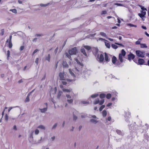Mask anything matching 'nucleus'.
I'll use <instances>...</instances> for the list:
<instances>
[{
	"instance_id": "nucleus-56",
	"label": "nucleus",
	"mask_w": 149,
	"mask_h": 149,
	"mask_svg": "<svg viewBox=\"0 0 149 149\" xmlns=\"http://www.w3.org/2000/svg\"><path fill=\"white\" fill-rule=\"evenodd\" d=\"M112 104V103H109L107 104V106L108 107H109Z\"/></svg>"
},
{
	"instance_id": "nucleus-9",
	"label": "nucleus",
	"mask_w": 149,
	"mask_h": 149,
	"mask_svg": "<svg viewBox=\"0 0 149 149\" xmlns=\"http://www.w3.org/2000/svg\"><path fill=\"white\" fill-rule=\"evenodd\" d=\"M63 91L64 92L66 93H72V89H66L65 88H63Z\"/></svg>"
},
{
	"instance_id": "nucleus-32",
	"label": "nucleus",
	"mask_w": 149,
	"mask_h": 149,
	"mask_svg": "<svg viewBox=\"0 0 149 149\" xmlns=\"http://www.w3.org/2000/svg\"><path fill=\"white\" fill-rule=\"evenodd\" d=\"M111 94H107L106 95V97L107 99H109L111 97Z\"/></svg>"
},
{
	"instance_id": "nucleus-39",
	"label": "nucleus",
	"mask_w": 149,
	"mask_h": 149,
	"mask_svg": "<svg viewBox=\"0 0 149 149\" xmlns=\"http://www.w3.org/2000/svg\"><path fill=\"white\" fill-rule=\"evenodd\" d=\"M43 36L42 34H37L35 35V36L38 37V36Z\"/></svg>"
},
{
	"instance_id": "nucleus-35",
	"label": "nucleus",
	"mask_w": 149,
	"mask_h": 149,
	"mask_svg": "<svg viewBox=\"0 0 149 149\" xmlns=\"http://www.w3.org/2000/svg\"><path fill=\"white\" fill-rule=\"evenodd\" d=\"M49 4V3H48L47 4H40V5L42 7H46Z\"/></svg>"
},
{
	"instance_id": "nucleus-7",
	"label": "nucleus",
	"mask_w": 149,
	"mask_h": 149,
	"mask_svg": "<svg viewBox=\"0 0 149 149\" xmlns=\"http://www.w3.org/2000/svg\"><path fill=\"white\" fill-rule=\"evenodd\" d=\"M77 51V48L76 47H74L71 49L69 51V53L70 55L75 54Z\"/></svg>"
},
{
	"instance_id": "nucleus-59",
	"label": "nucleus",
	"mask_w": 149,
	"mask_h": 149,
	"mask_svg": "<svg viewBox=\"0 0 149 149\" xmlns=\"http://www.w3.org/2000/svg\"><path fill=\"white\" fill-rule=\"evenodd\" d=\"M57 125V123H55L54 125L53 126V127H52V129H54V128H55L56 126Z\"/></svg>"
},
{
	"instance_id": "nucleus-27",
	"label": "nucleus",
	"mask_w": 149,
	"mask_h": 149,
	"mask_svg": "<svg viewBox=\"0 0 149 149\" xmlns=\"http://www.w3.org/2000/svg\"><path fill=\"white\" fill-rule=\"evenodd\" d=\"M10 11H11L13 13H17V10L15 9H10Z\"/></svg>"
},
{
	"instance_id": "nucleus-46",
	"label": "nucleus",
	"mask_w": 149,
	"mask_h": 149,
	"mask_svg": "<svg viewBox=\"0 0 149 149\" xmlns=\"http://www.w3.org/2000/svg\"><path fill=\"white\" fill-rule=\"evenodd\" d=\"M65 55L70 59L72 60L71 57L67 53H66Z\"/></svg>"
},
{
	"instance_id": "nucleus-8",
	"label": "nucleus",
	"mask_w": 149,
	"mask_h": 149,
	"mask_svg": "<svg viewBox=\"0 0 149 149\" xmlns=\"http://www.w3.org/2000/svg\"><path fill=\"white\" fill-rule=\"evenodd\" d=\"M134 55L132 53H130L128 55V59L130 61L131 60V59H134Z\"/></svg>"
},
{
	"instance_id": "nucleus-15",
	"label": "nucleus",
	"mask_w": 149,
	"mask_h": 149,
	"mask_svg": "<svg viewBox=\"0 0 149 149\" xmlns=\"http://www.w3.org/2000/svg\"><path fill=\"white\" fill-rule=\"evenodd\" d=\"M50 54H48L47 56L46 57L45 59L46 60H47L49 62L50 60Z\"/></svg>"
},
{
	"instance_id": "nucleus-37",
	"label": "nucleus",
	"mask_w": 149,
	"mask_h": 149,
	"mask_svg": "<svg viewBox=\"0 0 149 149\" xmlns=\"http://www.w3.org/2000/svg\"><path fill=\"white\" fill-rule=\"evenodd\" d=\"M84 47L86 49L88 50H89L91 49V47L88 46H84Z\"/></svg>"
},
{
	"instance_id": "nucleus-57",
	"label": "nucleus",
	"mask_w": 149,
	"mask_h": 149,
	"mask_svg": "<svg viewBox=\"0 0 149 149\" xmlns=\"http://www.w3.org/2000/svg\"><path fill=\"white\" fill-rule=\"evenodd\" d=\"M4 33V29H2L1 30V35H3Z\"/></svg>"
},
{
	"instance_id": "nucleus-60",
	"label": "nucleus",
	"mask_w": 149,
	"mask_h": 149,
	"mask_svg": "<svg viewBox=\"0 0 149 149\" xmlns=\"http://www.w3.org/2000/svg\"><path fill=\"white\" fill-rule=\"evenodd\" d=\"M111 120V118L110 116H109L107 118V120H108V121H110Z\"/></svg>"
},
{
	"instance_id": "nucleus-63",
	"label": "nucleus",
	"mask_w": 149,
	"mask_h": 149,
	"mask_svg": "<svg viewBox=\"0 0 149 149\" xmlns=\"http://www.w3.org/2000/svg\"><path fill=\"white\" fill-rule=\"evenodd\" d=\"M145 33L148 37H149V34L146 32H145Z\"/></svg>"
},
{
	"instance_id": "nucleus-50",
	"label": "nucleus",
	"mask_w": 149,
	"mask_h": 149,
	"mask_svg": "<svg viewBox=\"0 0 149 149\" xmlns=\"http://www.w3.org/2000/svg\"><path fill=\"white\" fill-rule=\"evenodd\" d=\"M10 55V52L9 50H8L7 51V54L8 58L9 57Z\"/></svg>"
},
{
	"instance_id": "nucleus-64",
	"label": "nucleus",
	"mask_w": 149,
	"mask_h": 149,
	"mask_svg": "<svg viewBox=\"0 0 149 149\" xmlns=\"http://www.w3.org/2000/svg\"><path fill=\"white\" fill-rule=\"evenodd\" d=\"M18 2L19 4H22V1L20 0H18Z\"/></svg>"
},
{
	"instance_id": "nucleus-34",
	"label": "nucleus",
	"mask_w": 149,
	"mask_h": 149,
	"mask_svg": "<svg viewBox=\"0 0 149 149\" xmlns=\"http://www.w3.org/2000/svg\"><path fill=\"white\" fill-rule=\"evenodd\" d=\"M111 47L114 49H116L118 48V46L117 45L113 44L111 45Z\"/></svg>"
},
{
	"instance_id": "nucleus-11",
	"label": "nucleus",
	"mask_w": 149,
	"mask_h": 149,
	"mask_svg": "<svg viewBox=\"0 0 149 149\" xmlns=\"http://www.w3.org/2000/svg\"><path fill=\"white\" fill-rule=\"evenodd\" d=\"M105 60L107 62H108L109 61L107 54L106 53H104Z\"/></svg>"
},
{
	"instance_id": "nucleus-44",
	"label": "nucleus",
	"mask_w": 149,
	"mask_h": 149,
	"mask_svg": "<svg viewBox=\"0 0 149 149\" xmlns=\"http://www.w3.org/2000/svg\"><path fill=\"white\" fill-rule=\"evenodd\" d=\"M139 40H141V39H139V40L136 41V42H135V44L136 45H139V44H140V41H139Z\"/></svg>"
},
{
	"instance_id": "nucleus-51",
	"label": "nucleus",
	"mask_w": 149,
	"mask_h": 149,
	"mask_svg": "<svg viewBox=\"0 0 149 149\" xmlns=\"http://www.w3.org/2000/svg\"><path fill=\"white\" fill-rule=\"evenodd\" d=\"M73 120H76L77 118V117L76 116H74V114H73Z\"/></svg>"
},
{
	"instance_id": "nucleus-41",
	"label": "nucleus",
	"mask_w": 149,
	"mask_h": 149,
	"mask_svg": "<svg viewBox=\"0 0 149 149\" xmlns=\"http://www.w3.org/2000/svg\"><path fill=\"white\" fill-rule=\"evenodd\" d=\"M140 6L141 8V9L142 10H147V9L146 8H144V6Z\"/></svg>"
},
{
	"instance_id": "nucleus-62",
	"label": "nucleus",
	"mask_w": 149,
	"mask_h": 149,
	"mask_svg": "<svg viewBox=\"0 0 149 149\" xmlns=\"http://www.w3.org/2000/svg\"><path fill=\"white\" fill-rule=\"evenodd\" d=\"M116 100V98L114 97H113L111 98V100L112 101L115 100Z\"/></svg>"
},
{
	"instance_id": "nucleus-42",
	"label": "nucleus",
	"mask_w": 149,
	"mask_h": 149,
	"mask_svg": "<svg viewBox=\"0 0 149 149\" xmlns=\"http://www.w3.org/2000/svg\"><path fill=\"white\" fill-rule=\"evenodd\" d=\"M66 97H67L68 99H71V96L69 94H67L66 95Z\"/></svg>"
},
{
	"instance_id": "nucleus-25",
	"label": "nucleus",
	"mask_w": 149,
	"mask_h": 149,
	"mask_svg": "<svg viewBox=\"0 0 149 149\" xmlns=\"http://www.w3.org/2000/svg\"><path fill=\"white\" fill-rule=\"evenodd\" d=\"M67 101L68 103L70 104H72L73 101V99H68Z\"/></svg>"
},
{
	"instance_id": "nucleus-53",
	"label": "nucleus",
	"mask_w": 149,
	"mask_h": 149,
	"mask_svg": "<svg viewBox=\"0 0 149 149\" xmlns=\"http://www.w3.org/2000/svg\"><path fill=\"white\" fill-rule=\"evenodd\" d=\"M37 38H36L33 39L32 40L33 42H36L37 41Z\"/></svg>"
},
{
	"instance_id": "nucleus-61",
	"label": "nucleus",
	"mask_w": 149,
	"mask_h": 149,
	"mask_svg": "<svg viewBox=\"0 0 149 149\" xmlns=\"http://www.w3.org/2000/svg\"><path fill=\"white\" fill-rule=\"evenodd\" d=\"M141 27L144 29L146 30L147 29L146 27L143 26H142Z\"/></svg>"
},
{
	"instance_id": "nucleus-16",
	"label": "nucleus",
	"mask_w": 149,
	"mask_h": 149,
	"mask_svg": "<svg viewBox=\"0 0 149 149\" xmlns=\"http://www.w3.org/2000/svg\"><path fill=\"white\" fill-rule=\"evenodd\" d=\"M31 95V94H28V95H27L26 97V98L25 100V102H29V96L30 95Z\"/></svg>"
},
{
	"instance_id": "nucleus-1",
	"label": "nucleus",
	"mask_w": 149,
	"mask_h": 149,
	"mask_svg": "<svg viewBox=\"0 0 149 149\" xmlns=\"http://www.w3.org/2000/svg\"><path fill=\"white\" fill-rule=\"evenodd\" d=\"M75 60L76 62L77 63V64L79 65L80 66L81 68H78V69L77 68H75V69L73 70L74 72L75 73V74L70 69H69V72L72 77V79H66V80H63L62 81V83L64 85H65L67 84V83L66 81L68 82H70L72 81H74L75 80V78L76 77H77L79 75L81 74L82 73L81 68L83 66V64L81 63L76 58Z\"/></svg>"
},
{
	"instance_id": "nucleus-30",
	"label": "nucleus",
	"mask_w": 149,
	"mask_h": 149,
	"mask_svg": "<svg viewBox=\"0 0 149 149\" xmlns=\"http://www.w3.org/2000/svg\"><path fill=\"white\" fill-rule=\"evenodd\" d=\"M81 103L83 104H89V102L86 101H82L81 102Z\"/></svg>"
},
{
	"instance_id": "nucleus-19",
	"label": "nucleus",
	"mask_w": 149,
	"mask_h": 149,
	"mask_svg": "<svg viewBox=\"0 0 149 149\" xmlns=\"http://www.w3.org/2000/svg\"><path fill=\"white\" fill-rule=\"evenodd\" d=\"M100 35L103 37H105L107 38L106 33L103 32H101L100 33Z\"/></svg>"
},
{
	"instance_id": "nucleus-18",
	"label": "nucleus",
	"mask_w": 149,
	"mask_h": 149,
	"mask_svg": "<svg viewBox=\"0 0 149 149\" xmlns=\"http://www.w3.org/2000/svg\"><path fill=\"white\" fill-rule=\"evenodd\" d=\"M81 52L83 53V54L85 55V56H86L87 54L86 53L85 49L83 48H82L81 49Z\"/></svg>"
},
{
	"instance_id": "nucleus-29",
	"label": "nucleus",
	"mask_w": 149,
	"mask_h": 149,
	"mask_svg": "<svg viewBox=\"0 0 149 149\" xmlns=\"http://www.w3.org/2000/svg\"><path fill=\"white\" fill-rule=\"evenodd\" d=\"M13 46V45L11 41H9L8 42V47L10 48H11Z\"/></svg>"
},
{
	"instance_id": "nucleus-21",
	"label": "nucleus",
	"mask_w": 149,
	"mask_h": 149,
	"mask_svg": "<svg viewBox=\"0 0 149 149\" xmlns=\"http://www.w3.org/2000/svg\"><path fill=\"white\" fill-rule=\"evenodd\" d=\"M63 67L65 68H68V65L65 62H63Z\"/></svg>"
},
{
	"instance_id": "nucleus-20",
	"label": "nucleus",
	"mask_w": 149,
	"mask_h": 149,
	"mask_svg": "<svg viewBox=\"0 0 149 149\" xmlns=\"http://www.w3.org/2000/svg\"><path fill=\"white\" fill-rule=\"evenodd\" d=\"M107 42H105V45L108 48H109L110 47V44L108 42V41H107Z\"/></svg>"
},
{
	"instance_id": "nucleus-48",
	"label": "nucleus",
	"mask_w": 149,
	"mask_h": 149,
	"mask_svg": "<svg viewBox=\"0 0 149 149\" xmlns=\"http://www.w3.org/2000/svg\"><path fill=\"white\" fill-rule=\"evenodd\" d=\"M107 13V11L106 10H103L102 11L101 14L102 15L105 14Z\"/></svg>"
},
{
	"instance_id": "nucleus-2",
	"label": "nucleus",
	"mask_w": 149,
	"mask_h": 149,
	"mask_svg": "<svg viewBox=\"0 0 149 149\" xmlns=\"http://www.w3.org/2000/svg\"><path fill=\"white\" fill-rule=\"evenodd\" d=\"M126 54L125 52L124 49H122L121 53L119 54V58L120 62L122 63L123 62V58L124 57Z\"/></svg>"
},
{
	"instance_id": "nucleus-33",
	"label": "nucleus",
	"mask_w": 149,
	"mask_h": 149,
	"mask_svg": "<svg viewBox=\"0 0 149 149\" xmlns=\"http://www.w3.org/2000/svg\"><path fill=\"white\" fill-rule=\"evenodd\" d=\"M105 105H102L99 108V110L100 111H101L102 109L105 107Z\"/></svg>"
},
{
	"instance_id": "nucleus-14",
	"label": "nucleus",
	"mask_w": 149,
	"mask_h": 149,
	"mask_svg": "<svg viewBox=\"0 0 149 149\" xmlns=\"http://www.w3.org/2000/svg\"><path fill=\"white\" fill-rule=\"evenodd\" d=\"M102 115L103 117H105L107 115V111L106 110H104L102 112Z\"/></svg>"
},
{
	"instance_id": "nucleus-55",
	"label": "nucleus",
	"mask_w": 149,
	"mask_h": 149,
	"mask_svg": "<svg viewBox=\"0 0 149 149\" xmlns=\"http://www.w3.org/2000/svg\"><path fill=\"white\" fill-rule=\"evenodd\" d=\"M46 74H45L43 76V77L42 79H41V80H44V79H45V78H46Z\"/></svg>"
},
{
	"instance_id": "nucleus-45",
	"label": "nucleus",
	"mask_w": 149,
	"mask_h": 149,
	"mask_svg": "<svg viewBox=\"0 0 149 149\" xmlns=\"http://www.w3.org/2000/svg\"><path fill=\"white\" fill-rule=\"evenodd\" d=\"M38 60L39 58H37L35 60V62L36 64L37 65H38Z\"/></svg>"
},
{
	"instance_id": "nucleus-40",
	"label": "nucleus",
	"mask_w": 149,
	"mask_h": 149,
	"mask_svg": "<svg viewBox=\"0 0 149 149\" xmlns=\"http://www.w3.org/2000/svg\"><path fill=\"white\" fill-rule=\"evenodd\" d=\"M98 95V94H94V95H91V97L92 98L96 97Z\"/></svg>"
},
{
	"instance_id": "nucleus-4",
	"label": "nucleus",
	"mask_w": 149,
	"mask_h": 149,
	"mask_svg": "<svg viewBox=\"0 0 149 149\" xmlns=\"http://www.w3.org/2000/svg\"><path fill=\"white\" fill-rule=\"evenodd\" d=\"M147 10H141V13H139L138 15L142 18V19L144 21L146 18L145 15L146 14V11Z\"/></svg>"
},
{
	"instance_id": "nucleus-28",
	"label": "nucleus",
	"mask_w": 149,
	"mask_h": 149,
	"mask_svg": "<svg viewBox=\"0 0 149 149\" xmlns=\"http://www.w3.org/2000/svg\"><path fill=\"white\" fill-rule=\"evenodd\" d=\"M38 128H40V129H44V130L45 129V127L44 126L42 125L39 126L38 127Z\"/></svg>"
},
{
	"instance_id": "nucleus-23",
	"label": "nucleus",
	"mask_w": 149,
	"mask_h": 149,
	"mask_svg": "<svg viewBox=\"0 0 149 149\" xmlns=\"http://www.w3.org/2000/svg\"><path fill=\"white\" fill-rule=\"evenodd\" d=\"M106 94H100V97L101 98H103L105 97Z\"/></svg>"
},
{
	"instance_id": "nucleus-17",
	"label": "nucleus",
	"mask_w": 149,
	"mask_h": 149,
	"mask_svg": "<svg viewBox=\"0 0 149 149\" xmlns=\"http://www.w3.org/2000/svg\"><path fill=\"white\" fill-rule=\"evenodd\" d=\"M140 47L141 48H147V47L146 45L145 44H140Z\"/></svg>"
},
{
	"instance_id": "nucleus-54",
	"label": "nucleus",
	"mask_w": 149,
	"mask_h": 149,
	"mask_svg": "<svg viewBox=\"0 0 149 149\" xmlns=\"http://www.w3.org/2000/svg\"><path fill=\"white\" fill-rule=\"evenodd\" d=\"M115 5H117L118 6H123V5L121 4L118 3H115Z\"/></svg>"
},
{
	"instance_id": "nucleus-12",
	"label": "nucleus",
	"mask_w": 149,
	"mask_h": 149,
	"mask_svg": "<svg viewBox=\"0 0 149 149\" xmlns=\"http://www.w3.org/2000/svg\"><path fill=\"white\" fill-rule=\"evenodd\" d=\"M144 62V60L141 58H139L138 59V63L140 65H143Z\"/></svg>"
},
{
	"instance_id": "nucleus-58",
	"label": "nucleus",
	"mask_w": 149,
	"mask_h": 149,
	"mask_svg": "<svg viewBox=\"0 0 149 149\" xmlns=\"http://www.w3.org/2000/svg\"><path fill=\"white\" fill-rule=\"evenodd\" d=\"M115 44L117 45H119L121 46H122L123 47H124V46L122 44H120L118 43H115Z\"/></svg>"
},
{
	"instance_id": "nucleus-22",
	"label": "nucleus",
	"mask_w": 149,
	"mask_h": 149,
	"mask_svg": "<svg viewBox=\"0 0 149 149\" xmlns=\"http://www.w3.org/2000/svg\"><path fill=\"white\" fill-rule=\"evenodd\" d=\"M127 26H130L131 27H137V26L136 25H134L130 23L127 24Z\"/></svg>"
},
{
	"instance_id": "nucleus-36",
	"label": "nucleus",
	"mask_w": 149,
	"mask_h": 149,
	"mask_svg": "<svg viewBox=\"0 0 149 149\" xmlns=\"http://www.w3.org/2000/svg\"><path fill=\"white\" fill-rule=\"evenodd\" d=\"M104 102V99H102L101 101H100L99 102V104L100 105H102Z\"/></svg>"
},
{
	"instance_id": "nucleus-13",
	"label": "nucleus",
	"mask_w": 149,
	"mask_h": 149,
	"mask_svg": "<svg viewBox=\"0 0 149 149\" xmlns=\"http://www.w3.org/2000/svg\"><path fill=\"white\" fill-rule=\"evenodd\" d=\"M116 60H117V58L115 56H113L112 57V63L113 64H115L116 63Z\"/></svg>"
},
{
	"instance_id": "nucleus-10",
	"label": "nucleus",
	"mask_w": 149,
	"mask_h": 149,
	"mask_svg": "<svg viewBox=\"0 0 149 149\" xmlns=\"http://www.w3.org/2000/svg\"><path fill=\"white\" fill-rule=\"evenodd\" d=\"M45 105H46V106H47L46 108H43L42 109H40V110L41 112L42 113H44L47 110V103H45Z\"/></svg>"
},
{
	"instance_id": "nucleus-52",
	"label": "nucleus",
	"mask_w": 149,
	"mask_h": 149,
	"mask_svg": "<svg viewBox=\"0 0 149 149\" xmlns=\"http://www.w3.org/2000/svg\"><path fill=\"white\" fill-rule=\"evenodd\" d=\"M24 46H21L20 48V51H22L24 49Z\"/></svg>"
},
{
	"instance_id": "nucleus-6",
	"label": "nucleus",
	"mask_w": 149,
	"mask_h": 149,
	"mask_svg": "<svg viewBox=\"0 0 149 149\" xmlns=\"http://www.w3.org/2000/svg\"><path fill=\"white\" fill-rule=\"evenodd\" d=\"M104 55L102 54H100V55L99 54L97 55V60L99 62H102L104 60Z\"/></svg>"
},
{
	"instance_id": "nucleus-43",
	"label": "nucleus",
	"mask_w": 149,
	"mask_h": 149,
	"mask_svg": "<svg viewBox=\"0 0 149 149\" xmlns=\"http://www.w3.org/2000/svg\"><path fill=\"white\" fill-rule=\"evenodd\" d=\"M39 51V50L37 49H36L34 51V52H33V53L32 54V55H34V54L36 53V52H37L38 51Z\"/></svg>"
},
{
	"instance_id": "nucleus-49",
	"label": "nucleus",
	"mask_w": 149,
	"mask_h": 149,
	"mask_svg": "<svg viewBox=\"0 0 149 149\" xmlns=\"http://www.w3.org/2000/svg\"><path fill=\"white\" fill-rule=\"evenodd\" d=\"M7 108V107H5L4 108V109L3 110V112L2 113V115L3 116L4 114V112L5 111V109Z\"/></svg>"
},
{
	"instance_id": "nucleus-24",
	"label": "nucleus",
	"mask_w": 149,
	"mask_h": 149,
	"mask_svg": "<svg viewBox=\"0 0 149 149\" xmlns=\"http://www.w3.org/2000/svg\"><path fill=\"white\" fill-rule=\"evenodd\" d=\"M100 101L99 99H97L94 102L93 104H96L98 103L99 104Z\"/></svg>"
},
{
	"instance_id": "nucleus-26",
	"label": "nucleus",
	"mask_w": 149,
	"mask_h": 149,
	"mask_svg": "<svg viewBox=\"0 0 149 149\" xmlns=\"http://www.w3.org/2000/svg\"><path fill=\"white\" fill-rule=\"evenodd\" d=\"M90 121L93 123H96L97 122V121L96 120L94 119H91Z\"/></svg>"
},
{
	"instance_id": "nucleus-5",
	"label": "nucleus",
	"mask_w": 149,
	"mask_h": 149,
	"mask_svg": "<svg viewBox=\"0 0 149 149\" xmlns=\"http://www.w3.org/2000/svg\"><path fill=\"white\" fill-rule=\"evenodd\" d=\"M59 77L60 79L62 80H66V75L64 72H60L59 73Z\"/></svg>"
},
{
	"instance_id": "nucleus-3",
	"label": "nucleus",
	"mask_w": 149,
	"mask_h": 149,
	"mask_svg": "<svg viewBox=\"0 0 149 149\" xmlns=\"http://www.w3.org/2000/svg\"><path fill=\"white\" fill-rule=\"evenodd\" d=\"M136 53L137 56L139 57L143 58L145 56V52L141 51L140 50H138L136 51Z\"/></svg>"
},
{
	"instance_id": "nucleus-38",
	"label": "nucleus",
	"mask_w": 149,
	"mask_h": 149,
	"mask_svg": "<svg viewBox=\"0 0 149 149\" xmlns=\"http://www.w3.org/2000/svg\"><path fill=\"white\" fill-rule=\"evenodd\" d=\"M8 119V116L7 114H6L5 116V120L7 121Z\"/></svg>"
},
{
	"instance_id": "nucleus-31",
	"label": "nucleus",
	"mask_w": 149,
	"mask_h": 149,
	"mask_svg": "<svg viewBox=\"0 0 149 149\" xmlns=\"http://www.w3.org/2000/svg\"><path fill=\"white\" fill-rule=\"evenodd\" d=\"M116 132L119 135H121L122 134L121 131L120 130H116Z\"/></svg>"
},
{
	"instance_id": "nucleus-47",
	"label": "nucleus",
	"mask_w": 149,
	"mask_h": 149,
	"mask_svg": "<svg viewBox=\"0 0 149 149\" xmlns=\"http://www.w3.org/2000/svg\"><path fill=\"white\" fill-rule=\"evenodd\" d=\"M39 131L38 130L36 129L35 131V133L36 134H38L39 133Z\"/></svg>"
}]
</instances>
